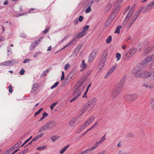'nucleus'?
I'll return each instance as SVG.
<instances>
[{"label":"nucleus","mask_w":154,"mask_h":154,"mask_svg":"<svg viewBox=\"0 0 154 154\" xmlns=\"http://www.w3.org/2000/svg\"><path fill=\"white\" fill-rule=\"evenodd\" d=\"M112 21H111V20H110V19L108 18L105 23L104 25L105 27H107L109 26Z\"/></svg>","instance_id":"nucleus-26"},{"label":"nucleus","mask_w":154,"mask_h":154,"mask_svg":"<svg viewBox=\"0 0 154 154\" xmlns=\"http://www.w3.org/2000/svg\"><path fill=\"white\" fill-rule=\"evenodd\" d=\"M142 86L147 89H151L153 87L152 85H149L147 83L143 84Z\"/></svg>","instance_id":"nucleus-21"},{"label":"nucleus","mask_w":154,"mask_h":154,"mask_svg":"<svg viewBox=\"0 0 154 154\" xmlns=\"http://www.w3.org/2000/svg\"><path fill=\"white\" fill-rule=\"evenodd\" d=\"M95 117L92 116L89 118L82 125L80 128V132L91 123L94 120Z\"/></svg>","instance_id":"nucleus-3"},{"label":"nucleus","mask_w":154,"mask_h":154,"mask_svg":"<svg viewBox=\"0 0 154 154\" xmlns=\"http://www.w3.org/2000/svg\"><path fill=\"white\" fill-rule=\"evenodd\" d=\"M88 8L85 10L86 13H88L90 12L91 11V7H87Z\"/></svg>","instance_id":"nucleus-52"},{"label":"nucleus","mask_w":154,"mask_h":154,"mask_svg":"<svg viewBox=\"0 0 154 154\" xmlns=\"http://www.w3.org/2000/svg\"><path fill=\"white\" fill-rule=\"evenodd\" d=\"M108 55V51L107 50H104L102 55L101 57L106 58Z\"/></svg>","instance_id":"nucleus-32"},{"label":"nucleus","mask_w":154,"mask_h":154,"mask_svg":"<svg viewBox=\"0 0 154 154\" xmlns=\"http://www.w3.org/2000/svg\"><path fill=\"white\" fill-rule=\"evenodd\" d=\"M99 145L97 142L90 148H89L91 152V151L95 149Z\"/></svg>","instance_id":"nucleus-25"},{"label":"nucleus","mask_w":154,"mask_h":154,"mask_svg":"<svg viewBox=\"0 0 154 154\" xmlns=\"http://www.w3.org/2000/svg\"><path fill=\"white\" fill-rule=\"evenodd\" d=\"M137 49L134 48L129 49L128 52H125L123 56L126 58H130L136 52Z\"/></svg>","instance_id":"nucleus-6"},{"label":"nucleus","mask_w":154,"mask_h":154,"mask_svg":"<svg viewBox=\"0 0 154 154\" xmlns=\"http://www.w3.org/2000/svg\"><path fill=\"white\" fill-rule=\"evenodd\" d=\"M14 60H11L1 63L2 66H10L14 64Z\"/></svg>","instance_id":"nucleus-12"},{"label":"nucleus","mask_w":154,"mask_h":154,"mask_svg":"<svg viewBox=\"0 0 154 154\" xmlns=\"http://www.w3.org/2000/svg\"><path fill=\"white\" fill-rule=\"evenodd\" d=\"M65 78L64 76V73L63 71H62V76L61 78V81H63L64 79Z\"/></svg>","instance_id":"nucleus-54"},{"label":"nucleus","mask_w":154,"mask_h":154,"mask_svg":"<svg viewBox=\"0 0 154 154\" xmlns=\"http://www.w3.org/2000/svg\"><path fill=\"white\" fill-rule=\"evenodd\" d=\"M143 64V63L141 64L136 66L132 70L131 73L135 75V76L138 78H146L151 76L150 72L142 70V69L144 68L145 66Z\"/></svg>","instance_id":"nucleus-1"},{"label":"nucleus","mask_w":154,"mask_h":154,"mask_svg":"<svg viewBox=\"0 0 154 154\" xmlns=\"http://www.w3.org/2000/svg\"><path fill=\"white\" fill-rule=\"evenodd\" d=\"M79 53V52H77V51L75 49L74 50V52L72 54L70 57H76L78 55Z\"/></svg>","instance_id":"nucleus-40"},{"label":"nucleus","mask_w":154,"mask_h":154,"mask_svg":"<svg viewBox=\"0 0 154 154\" xmlns=\"http://www.w3.org/2000/svg\"><path fill=\"white\" fill-rule=\"evenodd\" d=\"M121 55L119 53H117L116 54V57L117 58V61L119 60L121 58Z\"/></svg>","instance_id":"nucleus-45"},{"label":"nucleus","mask_w":154,"mask_h":154,"mask_svg":"<svg viewBox=\"0 0 154 154\" xmlns=\"http://www.w3.org/2000/svg\"><path fill=\"white\" fill-rule=\"evenodd\" d=\"M122 88L117 86H116L111 92V97L112 99H115L119 95Z\"/></svg>","instance_id":"nucleus-4"},{"label":"nucleus","mask_w":154,"mask_h":154,"mask_svg":"<svg viewBox=\"0 0 154 154\" xmlns=\"http://www.w3.org/2000/svg\"><path fill=\"white\" fill-rule=\"evenodd\" d=\"M89 26L88 25H86L83 28L82 31L85 32V30L88 29L89 28Z\"/></svg>","instance_id":"nucleus-58"},{"label":"nucleus","mask_w":154,"mask_h":154,"mask_svg":"<svg viewBox=\"0 0 154 154\" xmlns=\"http://www.w3.org/2000/svg\"><path fill=\"white\" fill-rule=\"evenodd\" d=\"M136 20V19L132 17L128 24L127 26L128 28H129L132 26Z\"/></svg>","instance_id":"nucleus-22"},{"label":"nucleus","mask_w":154,"mask_h":154,"mask_svg":"<svg viewBox=\"0 0 154 154\" xmlns=\"http://www.w3.org/2000/svg\"><path fill=\"white\" fill-rule=\"evenodd\" d=\"M133 13V11L130 10L129 11L128 13V14H127L126 18L125 19V21H128L129 20V18L131 17Z\"/></svg>","instance_id":"nucleus-20"},{"label":"nucleus","mask_w":154,"mask_h":154,"mask_svg":"<svg viewBox=\"0 0 154 154\" xmlns=\"http://www.w3.org/2000/svg\"><path fill=\"white\" fill-rule=\"evenodd\" d=\"M97 52V51L96 49L93 50L89 57L88 59V62H91L93 61L95 58Z\"/></svg>","instance_id":"nucleus-9"},{"label":"nucleus","mask_w":154,"mask_h":154,"mask_svg":"<svg viewBox=\"0 0 154 154\" xmlns=\"http://www.w3.org/2000/svg\"><path fill=\"white\" fill-rule=\"evenodd\" d=\"M56 125V122L53 121H49L45 125L41 127L39 130V132H40L48 129H51Z\"/></svg>","instance_id":"nucleus-2"},{"label":"nucleus","mask_w":154,"mask_h":154,"mask_svg":"<svg viewBox=\"0 0 154 154\" xmlns=\"http://www.w3.org/2000/svg\"><path fill=\"white\" fill-rule=\"evenodd\" d=\"M138 95L136 94H129L125 96L126 101L128 103L132 102L136 100L138 97Z\"/></svg>","instance_id":"nucleus-5"},{"label":"nucleus","mask_w":154,"mask_h":154,"mask_svg":"<svg viewBox=\"0 0 154 154\" xmlns=\"http://www.w3.org/2000/svg\"><path fill=\"white\" fill-rule=\"evenodd\" d=\"M117 67V65H115L112 66L110 69L109 70L108 72L105 75V78H107L108 77L112 72L116 69Z\"/></svg>","instance_id":"nucleus-11"},{"label":"nucleus","mask_w":154,"mask_h":154,"mask_svg":"<svg viewBox=\"0 0 154 154\" xmlns=\"http://www.w3.org/2000/svg\"><path fill=\"white\" fill-rule=\"evenodd\" d=\"M44 134V133L43 132H42L40 134L37 135V137L38 138H39L41 137H42L43 135Z\"/></svg>","instance_id":"nucleus-61"},{"label":"nucleus","mask_w":154,"mask_h":154,"mask_svg":"<svg viewBox=\"0 0 154 154\" xmlns=\"http://www.w3.org/2000/svg\"><path fill=\"white\" fill-rule=\"evenodd\" d=\"M78 118L76 117H74L72 118L69 122L68 124L69 126L72 128L75 127V125L77 124Z\"/></svg>","instance_id":"nucleus-8"},{"label":"nucleus","mask_w":154,"mask_h":154,"mask_svg":"<svg viewBox=\"0 0 154 154\" xmlns=\"http://www.w3.org/2000/svg\"><path fill=\"white\" fill-rule=\"evenodd\" d=\"M46 148V146H40L38 147L37 148V149L39 150H42L45 149Z\"/></svg>","instance_id":"nucleus-43"},{"label":"nucleus","mask_w":154,"mask_h":154,"mask_svg":"<svg viewBox=\"0 0 154 154\" xmlns=\"http://www.w3.org/2000/svg\"><path fill=\"white\" fill-rule=\"evenodd\" d=\"M154 7V0L150 2L146 6L145 8L146 9V12H149Z\"/></svg>","instance_id":"nucleus-10"},{"label":"nucleus","mask_w":154,"mask_h":154,"mask_svg":"<svg viewBox=\"0 0 154 154\" xmlns=\"http://www.w3.org/2000/svg\"><path fill=\"white\" fill-rule=\"evenodd\" d=\"M57 102L54 103H52L50 106V108L51 110H52L54 107L57 104Z\"/></svg>","instance_id":"nucleus-48"},{"label":"nucleus","mask_w":154,"mask_h":154,"mask_svg":"<svg viewBox=\"0 0 154 154\" xmlns=\"http://www.w3.org/2000/svg\"><path fill=\"white\" fill-rule=\"evenodd\" d=\"M134 133H130L128 134L126 136L127 138L132 137L134 136Z\"/></svg>","instance_id":"nucleus-39"},{"label":"nucleus","mask_w":154,"mask_h":154,"mask_svg":"<svg viewBox=\"0 0 154 154\" xmlns=\"http://www.w3.org/2000/svg\"><path fill=\"white\" fill-rule=\"evenodd\" d=\"M117 13V12L116 11L114 10L108 18L112 21L116 17Z\"/></svg>","instance_id":"nucleus-15"},{"label":"nucleus","mask_w":154,"mask_h":154,"mask_svg":"<svg viewBox=\"0 0 154 154\" xmlns=\"http://www.w3.org/2000/svg\"><path fill=\"white\" fill-rule=\"evenodd\" d=\"M17 147V146L15 144L12 147H11L10 149L11 150V151H12Z\"/></svg>","instance_id":"nucleus-60"},{"label":"nucleus","mask_w":154,"mask_h":154,"mask_svg":"<svg viewBox=\"0 0 154 154\" xmlns=\"http://www.w3.org/2000/svg\"><path fill=\"white\" fill-rule=\"evenodd\" d=\"M94 3L93 0L90 1H89L85 5V7L87 8V7H91V6L92 5L93 3Z\"/></svg>","instance_id":"nucleus-33"},{"label":"nucleus","mask_w":154,"mask_h":154,"mask_svg":"<svg viewBox=\"0 0 154 154\" xmlns=\"http://www.w3.org/2000/svg\"><path fill=\"white\" fill-rule=\"evenodd\" d=\"M91 152L90 149L88 148L80 153L79 154H87Z\"/></svg>","instance_id":"nucleus-27"},{"label":"nucleus","mask_w":154,"mask_h":154,"mask_svg":"<svg viewBox=\"0 0 154 154\" xmlns=\"http://www.w3.org/2000/svg\"><path fill=\"white\" fill-rule=\"evenodd\" d=\"M105 63V61L100 60L99 62L100 67L102 68L104 66Z\"/></svg>","instance_id":"nucleus-36"},{"label":"nucleus","mask_w":154,"mask_h":154,"mask_svg":"<svg viewBox=\"0 0 154 154\" xmlns=\"http://www.w3.org/2000/svg\"><path fill=\"white\" fill-rule=\"evenodd\" d=\"M42 38V37H40L38 40L33 42L32 44V47L35 48L37 45L41 42V40Z\"/></svg>","instance_id":"nucleus-17"},{"label":"nucleus","mask_w":154,"mask_h":154,"mask_svg":"<svg viewBox=\"0 0 154 154\" xmlns=\"http://www.w3.org/2000/svg\"><path fill=\"white\" fill-rule=\"evenodd\" d=\"M57 137L55 136H51V138L52 140L53 141H54L57 139Z\"/></svg>","instance_id":"nucleus-49"},{"label":"nucleus","mask_w":154,"mask_h":154,"mask_svg":"<svg viewBox=\"0 0 154 154\" xmlns=\"http://www.w3.org/2000/svg\"><path fill=\"white\" fill-rule=\"evenodd\" d=\"M143 8H144L143 6H141L137 10V11H138L140 13L143 10Z\"/></svg>","instance_id":"nucleus-62"},{"label":"nucleus","mask_w":154,"mask_h":154,"mask_svg":"<svg viewBox=\"0 0 154 154\" xmlns=\"http://www.w3.org/2000/svg\"><path fill=\"white\" fill-rule=\"evenodd\" d=\"M80 93L77 91L76 92H75L73 94V95L75 96L70 101V102H72L74 100H75L78 97H79L80 94Z\"/></svg>","instance_id":"nucleus-16"},{"label":"nucleus","mask_w":154,"mask_h":154,"mask_svg":"<svg viewBox=\"0 0 154 154\" xmlns=\"http://www.w3.org/2000/svg\"><path fill=\"white\" fill-rule=\"evenodd\" d=\"M126 80V78L125 77H124L121 80L120 82L119 83L117 86L121 87V88L122 89L124 84Z\"/></svg>","instance_id":"nucleus-13"},{"label":"nucleus","mask_w":154,"mask_h":154,"mask_svg":"<svg viewBox=\"0 0 154 154\" xmlns=\"http://www.w3.org/2000/svg\"><path fill=\"white\" fill-rule=\"evenodd\" d=\"M140 13L139 12L137 11L136 12V13L132 17L135 19L136 20L137 17L140 14Z\"/></svg>","instance_id":"nucleus-37"},{"label":"nucleus","mask_w":154,"mask_h":154,"mask_svg":"<svg viewBox=\"0 0 154 154\" xmlns=\"http://www.w3.org/2000/svg\"><path fill=\"white\" fill-rule=\"evenodd\" d=\"M22 143V141H19L17 143L15 144L17 146V147L20 145Z\"/></svg>","instance_id":"nucleus-64"},{"label":"nucleus","mask_w":154,"mask_h":154,"mask_svg":"<svg viewBox=\"0 0 154 154\" xmlns=\"http://www.w3.org/2000/svg\"><path fill=\"white\" fill-rule=\"evenodd\" d=\"M49 28L48 27L45 29L44 30L43 32V34H46L47 32H48L49 30Z\"/></svg>","instance_id":"nucleus-56"},{"label":"nucleus","mask_w":154,"mask_h":154,"mask_svg":"<svg viewBox=\"0 0 154 154\" xmlns=\"http://www.w3.org/2000/svg\"><path fill=\"white\" fill-rule=\"evenodd\" d=\"M83 19V17L82 16H80L79 18L78 21L80 22H81Z\"/></svg>","instance_id":"nucleus-59"},{"label":"nucleus","mask_w":154,"mask_h":154,"mask_svg":"<svg viewBox=\"0 0 154 154\" xmlns=\"http://www.w3.org/2000/svg\"><path fill=\"white\" fill-rule=\"evenodd\" d=\"M38 86V85L36 83L33 84L31 90V92L32 93L35 92L37 89Z\"/></svg>","instance_id":"nucleus-19"},{"label":"nucleus","mask_w":154,"mask_h":154,"mask_svg":"<svg viewBox=\"0 0 154 154\" xmlns=\"http://www.w3.org/2000/svg\"><path fill=\"white\" fill-rule=\"evenodd\" d=\"M92 72V70H89L84 75V77L85 79L87 78L89 75H90Z\"/></svg>","instance_id":"nucleus-29"},{"label":"nucleus","mask_w":154,"mask_h":154,"mask_svg":"<svg viewBox=\"0 0 154 154\" xmlns=\"http://www.w3.org/2000/svg\"><path fill=\"white\" fill-rule=\"evenodd\" d=\"M112 41V37L111 36H109L106 40V42L108 43H110Z\"/></svg>","instance_id":"nucleus-42"},{"label":"nucleus","mask_w":154,"mask_h":154,"mask_svg":"<svg viewBox=\"0 0 154 154\" xmlns=\"http://www.w3.org/2000/svg\"><path fill=\"white\" fill-rule=\"evenodd\" d=\"M126 80V78L125 77H124L121 80L120 82L119 83L117 86L121 87V88L122 89L124 84Z\"/></svg>","instance_id":"nucleus-14"},{"label":"nucleus","mask_w":154,"mask_h":154,"mask_svg":"<svg viewBox=\"0 0 154 154\" xmlns=\"http://www.w3.org/2000/svg\"><path fill=\"white\" fill-rule=\"evenodd\" d=\"M91 106L89 103L88 102V103L85 105V107H84L83 110H84L83 112H84L88 108H90Z\"/></svg>","instance_id":"nucleus-30"},{"label":"nucleus","mask_w":154,"mask_h":154,"mask_svg":"<svg viewBox=\"0 0 154 154\" xmlns=\"http://www.w3.org/2000/svg\"><path fill=\"white\" fill-rule=\"evenodd\" d=\"M25 72V70L23 69H21L20 71L19 72L20 74L21 75H23Z\"/></svg>","instance_id":"nucleus-55"},{"label":"nucleus","mask_w":154,"mask_h":154,"mask_svg":"<svg viewBox=\"0 0 154 154\" xmlns=\"http://www.w3.org/2000/svg\"><path fill=\"white\" fill-rule=\"evenodd\" d=\"M70 67V65L69 63H67L64 66V69L65 70H67L69 69Z\"/></svg>","instance_id":"nucleus-46"},{"label":"nucleus","mask_w":154,"mask_h":154,"mask_svg":"<svg viewBox=\"0 0 154 154\" xmlns=\"http://www.w3.org/2000/svg\"><path fill=\"white\" fill-rule=\"evenodd\" d=\"M105 135L106 134H105L101 138V139L100 140L97 142L99 145L101 144L106 139V137H105Z\"/></svg>","instance_id":"nucleus-28"},{"label":"nucleus","mask_w":154,"mask_h":154,"mask_svg":"<svg viewBox=\"0 0 154 154\" xmlns=\"http://www.w3.org/2000/svg\"><path fill=\"white\" fill-rule=\"evenodd\" d=\"M81 67L83 68V69H85L87 67V65L85 63V60H83L82 61L80 65Z\"/></svg>","instance_id":"nucleus-24"},{"label":"nucleus","mask_w":154,"mask_h":154,"mask_svg":"<svg viewBox=\"0 0 154 154\" xmlns=\"http://www.w3.org/2000/svg\"><path fill=\"white\" fill-rule=\"evenodd\" d=\"M86 34L85 32L82 31L79 33L77 36V38H79L82 37L83 36Z\"/></svg>","instance_id":"nucleus-23"},{"label":"nucleus","mask_w":154,"mask_h":154,"mask_svg":"<svg viewBox=\"0 0 154 154\" xmlns=\"http://www.w3.org/2000/svg\"><path fill=\"white\" fill-rule=\"evenodd\" d=\"M42 115V117L45 118V117L48 116V114L46 112H44V113H43Z\"/></svg>","instance_id":"nucleus-63"},{"label":"nucleus","mask_w":154,"mask_h":154,"mask_svg":"<svg viewBox=\"0 0 154 154\" xmlns=\"http://www.w3.org/2000/svg\"><path fill=\"white\" fill-rule=\"evenodd\" d=\"M9 92L10 93H12L13 92L12 88L11 85H10L8 87Z\"/></svg>","instance_id":"nucleus-51"},{"label":"nucleus","mask_w":154,"mask_h":154,"mask_svg":"<svg viewBox=\"0 0 154 154\" xmlns=\"http://www.w3.org/2000/svg\"><path fill=\"white\" fill-rule=\"evenodd\" d=\"M58 84H59V82H55L53 85L51 87V89H53V88H54L56 87L58 85Z\"/></svg>","instance_id":"nucleus-47"},{"label":"nucleus","mask_w":154,"mask_h":154,"mask_svg":"<svg viewBox=\"0 0 154 154\" xmlns=\"http://www.w3.org/2000/svg\"><path fill=\"white\" fill-rule=\"evenodd\" d=\"M154 60V53L146 57L143 61V64H147L151 61Z\"/></svg>","instance_id":"nucleus-7"},{"label":"nucleus","mask_w":154,"mask_h":154,"mask_svg":"<svg viewBox=\"0 0 154 154\" xmlns=\"http://www.w3.org/2000/svg\"><path fill=\"white\" fill-rule=\"evenodd\" d=\"M48 69H47L46 70L44 71L43 72H42L41 77H42L44 76H45L46 75L47 73H48Z\"/></svg>","instance_id":"nucleus-44"},{"label":"nucleus","mask_w":154,"mask_h":154,"mask_svg":"<svg viewBox=\"0 0 154 154\" xmlns=\"http://www.w3.org/2000/svg\"><path fill=\"white\" fill-rule=\"evenodd\" d=\"M130 6H128L127 8L123 12V14H125L126 12L128 11L129 10V9H130Z\"/></svg>","instance_id":"nucleus-57"},{"label":"nucleus","mask_w":154,"mask_h":154,"mask_svg":"<svg viewBox=\"0 0 154 154\" xmlns=\"http://www.w3.org/2000/svg\"><path fill=\"white\" fill-rule=\"evenodd\" d=\"M150 75L151 76H154V67L152 68L150 70Z\"/></svg>","instance_id":"nucleus-50"},{"label":"nucleus","mask_w":154,"mask_h":154,"mask_svg":"<svg viewBox=\"0 0 154 154\" xmlns=\"http://www.w3.org/2000/svg\"><path fill=\"white\" fill-rule=\"evenodd\" d=\"M97 102V99L95 98H93L91 99L88 102L90 105L93 107L96 104Z\"/></svg>","instance_id":"nucleus-18"},{"label":"nucleus","mask_w":154,"mask_h":154,"mask_svg":"<svg viewBox=\"0 0 154 154\" xmlns=\"http://www.w3.org/2000/svg\"><path fill=\"white\" fill-rule=\"evenodd\" d=\"M69 145H68L67 146H65L64 147L61 149L60 151V154L63 153L66 150V149L69 147Z\"/></svg>","instance_id":"nucleus-31"},{"label":"nucleus","mask_w":154,"mask_h":154,"mask_svg":"<svg viewBox=\"0 0 154 154\" xmlns=\"http://www.w3.org/2000/svg\"><path fill=\"white\" fill-rule=\"evenodd\" d=\"M147 50H148L147 51L146 50H145V52L146 53H148L151 51L154 50V46L150 47L147 49Z\"/></svg>","instance_id":"nucleus-34"},{"label":"nucleus","mask_w":154,"mask_h":154,"mask_svg":"<svg viewBox=\"0 0 154 154\" xmlns=\"http://www.w3.org/2000/svg\"><path fill=\"white\" fill-rule=\"evenodd\" d=\"M75 42V38H74L67 45L68 46H71L74 44Z\"/></svg>","instance_id":"nucleus-35"},{"label":"nucleus","mask_w":154,"mask_h":154,"mask_svg":"<svg viewBox=\"0 0 154 154\" xmlns=\"http://www.w3.org/2000/svg\"><path fill=\"white\" fill-rule=\"evenodd\" d=\"M150 103L152 108L154 109V99L151 100Z\"/></svg>","instance_id":"nucleus-53"},{"label":"nucleus","mask_w":154,"mask_h":154,"mask_svg":"<svg viewBox=\"0 0 154 154\" xmlns=\"http://www.w3.org/2000/svg\"><path fill=\"white\" fill-rule=\"evenodd\" d=\"M82 46V44H79L76 47L75 49L79 52Z\"/></svg>","instance_id":"nucleus-38"},{"label":"nucleus","mask_w":154,"mask_h":154,"mask_svg":"<svg viewBox=\"0 0 154 154\" xmlns=\"http://www.w3.org/2000/svg\"><path fill=\"white\" fill-rule=\"evenodd\" d=\"M121 27L122 26H117L116 29L115 33L119 34L120 33V30L121 29Z\"/></svg>","instance_id":"nucleus-41"}]
</instances>
